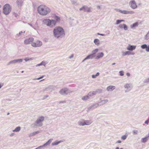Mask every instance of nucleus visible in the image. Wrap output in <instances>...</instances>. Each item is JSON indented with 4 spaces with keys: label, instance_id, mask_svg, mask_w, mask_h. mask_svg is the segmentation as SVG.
<instances>
[{
    "label": "nucleus",
    "instance_id": "28",
    "mask_svg": "<svg viewBox=\"0 0 149 149\" xmlns=\"http://www.w3.org/2000/svg\"><path fill=\"white\" fill-rule=\"evenodd\" d=\"M96 95V92H95L94 91H93L90 92L88 94V96L90 98L94 95Z\"/></svg>",
    "mask_w": 149,
    "mask_h": 149
},
{
    "label": "nucleus",
    "instance_id": "29",
    "mask_svg": "<svg viewBox=\"0 0 149 149\" xmlns=\"http://www.w3.org/2000/svg\"><path fill=\"white\" fill-rule=\"evenodd\" d=\"M94 43L97 46L100 45V40L98 39H95L94 40Z\"/></svg>",
    "mask_w": 149,
    "mask_h": 149
},
{
    "label": "nucleus",
    "instance_id": "41",
    "mask_svg": "<svg viewBox=\"0 0 149 149\" xmlns=\"http://www.w3.org/2000/svg\"><path fill=\"white\" fill-rule=\"evenodd\" d=\"M123 28L125 30H127L128 29V27L125 24H123Z\"/></svg>",
    "mask_w": 149,
    "mask_h": 149
},
{
    "label": "nucleus",
    "instance_id": "7",
    "mask_svg": "<svg viewBox=\"0 0 149 149\" xmlns=\"http://www.w3.org/2000/svg\"><path fill=\"white\" fill-rule=\"evenodd\" d=\"M42 126L39 123L37 119L35 122L31 125V127L33 128H36L38 127H41Z\"/></svg>",
    "mask_w": 149,
    "mask_h": 149
},
{
    "label": "nucleus",
    "instance_id": "6",
    "mask_svg": "<svg viewBox=\"0 0 149 149\" xmlns=\"http://www.w3.org/2000/svg\"><path fill=\"white\" fill-rule=\"evenodd\" d=\"M129 5L133 9H135L137 8L136 3L134 0L130 1L129 3Z\"/></svg>",
    "mask_w": 149,
    "mask_h": 149
},
{
    "label": "nucleus",
    "instance_id": "45",
    "mask_svg": "<svg viewBox=\"0 0 149 149\" xmlns=\"http://www.w3.org/2000/svg\"><path fill=\"white\" fill-rule=\"evenodd\" d=\"M93 107L92 105L89 107L87 109V111H89L93 109Z\"/></svg>",
    "mask_w": 149,
    "mask_h": 149
},
{
    "label": "nucleus",
    "instance_id": "48",
    "mask_svg": "<svg viewBox=\"0 0 149 149\" xmlns=\"http://www.w3.org/2000/svg\"><path fill=\"white\" fill-rule=\"evenodd\" d=\"M118 27L120 29H122V28H123V24H119V25Z\"/></svg>",
    "mask_w": 149,
    "mask_h": 149
},
{
    "label": "nucleus",
    "instance_id": "26",
    "mask_svg": "<svg viewBox=\"0 0 149 149\" xmlns=\"http://www.w3.org/2000/svg\"><path fill=\"white\" fill-rule=\"evenodd\" d=\"M62 142H63V141H62L61 140H60L59 141H55L54 142L52 143V144L53 146H56L57 145H58V144H59L60 143Z\"/></svg>",
    "mask_w": 149,
    "mask_h": 149
},
{
    "label": "nucleus",
    "instance_id": "17",
    "mask_svg": "<svg viewBox=\"0 0 149 149\" xmlns=\"http://www.w3.org/2000/svg\"><path fill=\"white\" fill-rule=\"evenodd\" d=\"M78 125L80 126H84V120L82 119L79 120L78 122Z\"/></svg>",
    "mask_w": 149,
    "mask_h": 149
},
{
    "label": "nucleus",
    "instance_id": "53",
    "mask_svg": "<svg viewBox=\"0 0 149 149\" xmlns=\"http://www.w3.org/2000/svg\"><path fill=\"white\" fill-rule=\"evenodd\" d=\"M15 135L14 133H12L10 135V136L11 137Z\"/></svg>",
    "mask_w": 149,
    "mask_h": 149
},
{
    "label": "nucleus",
    "instance_id": "25",
    "mask_svg": "<svg viewBox=\"0 0 149 149\" xmlns=\"http://www.w3.org/2000/svg\"><path fill=\"white\" fill-rule=\"evenodd\" d=\"M98 49H95L92 51V53L91 54L95 57L96 56L95 54L98 52Z\"/></svg>",
    "mask_w": 149,
    "mask_h": 149
},
{
    "label": "nucleus",
    "instance_id": "43",
    "mask_svg": "<svg viewBox=\"0 0 149 149\" xmlns=\"http://www.w3.org/2000/svg\"><path fill=\"white\" fill-rule=\"evenodd\" d=\"M45 65V64H44V63H43V61H42L40 63L37 65H36V66H40V65Z\"/></svg>",
    "mask_w": 149,
    "mask_h": 149
},
{
    "label": "nucleus",
    "instance_id": "42",
    "mask_svg": "<svg viewBox=\"0 0 149 149\" xmlns=\"http://www.w3.org/2000/svg\"><path fill=\"white\" fill-rule=\"evenodd\" d=\"M127 138V136L126 135H124L122 136L121 137V139L123 140H125Z\"/></svg>",
    "mask_w": 149,
    "mask_h": 149
},
{
    "label": "nucleus",
    "instance_id": "22",
    "mask_svg": "<svg viewBox=\"0 0 149 149\" xmlns=\"http://www.w3.org/2000/svg\"><path fill=\"white\" fill-rule=\"evenodd\" d=\"M40 132L39 131H37L36 132H33L32 133H31L29 135V136L30 137L32 136H34L36 134H39V133H40Z\"/></svg>",
    "mask_w": 149,
    "mask_h": 149
},
{
    "label": "nucleus",
    "instance_id": "44",
    "mask_svg": "<svg viewBox=\"0 0 149 149\" xmlns=\"http://www.w3.org/2000/svg\"><path fill=\"white\" fill-rule=\"evenodd\" d=\"M119 73L120 74V75L121 76H123L124 75V72L123 71H119Z\"/></svg>",
    "mask_w": 149,
    "mask_h": 149
},
{
    "label": "nucleus",
    "instance_id": "62",
    "mask_svg": "<svg viewBox=\"0 0 149 149\" xmlns=\"http://www.w3.org/2000/svg\"><path fill=\"white\" fill-rule=\"evenodd\" d=\"M97 9H100L101 8V7L100 6H97Z\"/></svg>",
    "mask_w": 149,
    "mask_h": 149
},
{
    "label": "nucleus",
    "instance_id": "14",
    "mask_svg": "<svg viewBox=\"0 0 149 149\" xmlns=\"http://www.w3.org/2000/svg\"><path fill=\"white\" fill-rule=\"evenodd\" d=\"M136 47V45H132L129 44L127 48V49L130 51H132L135 49Z\"/></svg>",
    "mask_w": 149,
    "mask_h": 149
},
{
    "label": "nucleus",
    "instance_id": "56",
    "mask_svg": "<svg viewBox=\"0 0 149 149\" xmlns=\"http://www.w3.org/2000/svg\"><path fill=\"white\" fill-rule=\"evenodd\" d=\"M34 59V58L33 57H32L30 58H29V61H31L33 60Z\"/></svg>",
    "mask_w": 149,
    "mask_h": 149
},
{
    "label": "nucleus",
    "instance_id": "5",
    "mask_svg": "<svg viewBox=\"0 0 149 149\" xmlns=\"http://www.w3.org/2000/svg\"><path fill=\"white\" fill-rule=\"evenodd\" d=\"M115 10L117 11L118 12L124 14H131L134 13L135 12L133 11H128L126 10H121L117 9H115Z\"/></svg>",
    "mask_w": 149,
    "mask_h": 149
},
{
    "label": "nucleus",
    "instance_id": "32",
    "mask_svg": "<svg viewBox=\"0 0 149 149\" xmlns=\"http://www.w3.org/2000/svg\"><path fill=\"white\" fill-rule=\"evenodd\" d=\"M90 97L88 96V95H87L86 96H84L83 97H82V99L83 100H86L89 99Z\"/></svg>",
    "mask_w": 149,
    "mask_h": 149
},
{
    "label": "nucleus",
    "instance_id": "46",
    "mask_svg": "<svg viewBox=\"0 0 149 149\" xmlns=\"http://www.w3.org/2000/svg\"><path fill=\"white\" fill-rule=\"evenodd\" d=\"M144 83H147L149 82V78L148 79H146L144 81Z\"/></svg>",
    "mask_w": 149,
    "mask_h": 149
},
{
    "label": "nucleus",
    "instance_id": "51",
    "mask_svg": "<svg viewBox=\"0 0 149 149\" xmlns=\"http://www.w3.org/2000/svg\"><path fill=\"white\" fill-rule=\"evenodd\" d=\"M121 142V141L120 140H118L117 141H116V143H120Z\"/></svg>",
    "mask_w": 149,
    "mask_h": 149
},
{
    "label": "nucleus",
    "instance_id": "16",
    "mask_svg": "<svg viewBox=\"0 0 149 149\" xmlns=\"http://www.w3.org/2000/svg\"><path fill=\"white\" fill-rule=\"evenodd\" d=\"M104 55V53L102 52L99 53L97 54V56H96L95 58L96 59H99L100 58L103 57Z\"/></svg>",
    "mask_w": 149,
    "mask_h": 149
},
{
    "label": "nucleus",
    "instance_id": "58",
    "mask_svg": "<svg viewBox=\"0 0 149 149\" xmlns=\"http://www.w3.org/2000/svg\"><path fill=\"white\" fill-rule=\"evenodd\" d=\"M126 75L128 76V77H129L130 76V74L129 73V72H127L126 73Z\"/></svg>",
    "mask_w": 149,
    "mask_h": 149
},
{
    "label": "nucleus",
    "instance_id": "34",
    "mask_svg": "<svg viewBox=\"0 0 149 149\" xmlns=\"http://www.w3.org/2000/svg\"><path fill=\"white\" fill-rule=\"evenodd\" d=\"M99 104H98V103H96L94 104H93L92 105V106L93 107V109H94L95 108H96L98 107L99 106Z\"/></svg>",
    "mask_w": 149,
    "mask_h": 149
},
{
    "label": "nucleus",
    "instance_id": "37",
    "mask_svg": "<svg viewBox=\"0 0 149 149\" xmlns=\"http://www.w3.org/2000/svg\"><path fill=\"white\" fill-rule=\"evenodd\" d=\"M102 91V89H97L96 91H94L95 92H96V94L97 93H100Z\"/></svg>",
    "mask_w": 149,
    "mask_h": 149
},
{
    "label": "nucleus",
    "instance_id": "54",
    "mask_svg": "<svg viewBox=\"0 0 149 149\" xmlns=\"http://www.w3.org/2000/svg\"><path fill=\"white\" fill-rule=\"evenodd\" d=\"M135 54V53L133 52H130V55H134Z\"/></svg>",
    "mask_w": 149,
    "mask_h": 149
},
{
    "label": "nucleus",
    "instance_id": "55",
    "mask_svg": "<svg viewBox=\"0 0 149 149\" xmlns=\"http://www.w3.org/2000/svg\"><path fill=\"white\" fill-rule=\"evenodd\" d=\"M96 76L95 75H92V78H95L96 77Z\"/></svg>",
    "mask_w": 149,
    "mask_h": 149
},
{
    "label": "nucleus",
    "instance_id": "60",
    "mask_svg": "<svg viewBox=\"0 0 149 149\" xmlns=\"http://www.w3.org/2000/svg\"><path fill=\"white\" fill-rule=\"evenodd\" d=\"M3 84L0 83V89L3 86Z\"/></svg>",
    "mask_w": 149,
    "mask_h": 149
},
{
    "label": "nucleus",
    "instance_id": "36",
    "mask_svg": "<svg viewBox=\"0 0 149 149\" xmlns=\"http://www.w3.org/2000/svg\"><path fill=\"white\" fill-rule=\"evenodd\" d=\"M15 63H20L22 62L23 61V59H15Z\"/></svg>",
    "mask_w": 149,
    "mask_h": 149
},
{
    "label": "nucleus",
    "instance_id": "35",
    "mask_svg": "<svg viewBox=\"0 0 149 149\" xmlns=\"http://www.w3.org/2000/svg\"><path fill=\"white\" fill-rule=\"evenodd\" d=\"M125 20H124L122 19V20H119L118 19L116 20V24H119L120 23L122 22H124Z\"/></svg>",
    "mask_w": 149,
    "mask_h": 149
},
{
    "label": "nucleus",
    "instance_id": "23",
    "mask_svg": "<svg viewBox=\"0 0 149 149\" xmlns=\"http://www.w3.org/2000/svg\"><path fill=\"white\" fill-rule=\"evenodd\" d=\"M92 123V122L90 120H84V126L86 125H90Z\"/></svg>",
    "mask_w": 149,
    "mask_h": 149
},
{
    "label": "nucleus",
    "instance_id": "47",
    "mask_svg": "<svg viewBox=\"0 0 149 149\" xmlns=\"http://www.w3.org/2000/svg\"><path fill=\"white\" fill-rule=\"evenodd\" d=\"M23 32L22 31H20L19 32V34H17L16 35V37H19V36Z\"/></svg>",
    "mask_w": 149,
    "mask_h": 149
},
{
    "label": "nucleus",
    "instance_id": "8",
    "mask_svg": "<svg viewBox=\"0 0 149 149\" xmlns=\"http://www.w3.org/2000/svg\"><path fill=\"white\" fill-rule=\"evenodd\" d=\"M42 45V42L39 40H37L35 42L32 43L31 45L32 47H39Z\"/></svg>",
    "mask_w": 149,
    "mask_h": 149
},
{
    "label": "nucleus",
    "instance_id": "24",
    "mask_svg": "<svg viewBox=\"0 0 149 149\" xmlns=\"http://www.w3.org/2000/svg\"><path fill=\"white\" fill-rule=\"evenodd\" d=\"M139 25V23L136 22L130 25V27L132 29H134V28L137 27Z\"/></svg>",
    "mask_w": 149,
    "mask_h": 149
},
{
    "label": "nucleus",
    "instance_id": "4",
    "mask_svg": "<svg viewBox=\"0 0 149 149\" xmlns=\"http://www.w3.org/2000/svg\"><path fill=\"white\" fill-rule=\"evenodd\" d=\"M11 10L10 6L8 4H6L3 6V13L6 15H8L10 12Z\"/></svg>",
    "mask_w": 149,
    "mask_h": 149
},
{
    "label": "nucleus",
    "instance_id": "38",
    "mask_svg": "<svg viewBox=\"0 0 149 149\" xmlns=\"http://www.w3.org/2000/svg\"><path fill=\"white\" fill-rule=\"evenodd\" d=\"M54 19L56 20V22H57L60 20V17H59L56 15H55V17H54Z\"/></svg>",
    "mask_w": 149,
    "mask_h": 149
},
{
    "label": "nucleus",
    "instance_id": "30",
    "mask_svg": "<svg viewBox=\"0 0 149 149\" xmlns=\"http://www.w3.org/2000/svg\"><path fill=\"white\" fill-rule=\"evenodd\" d=\"M21 130V127L19 126L16 127L14 130H13V132H19Z\"/></svg>",
    "mask_w": 149,
    "mask_h": 149
},
{
    "label": "nucleus",
    "instance_id": "1",
    "mask_svg": "<svg viewBox=\"0 0 149 149\" xmlns=\"http://www.w3.org/2000/svg\"><path fill=\"white\" fill-rule=\"evenodd\" d=\"M53 33L54 36L57 38H62L65 35L63 29L60 26L56 27L54 29Z\"/></svg>",
    "mask_w": 149,
    "mask_h": 149
},
{
    "label": "nucleus",
    "instance_id": "21",
    "mask_svg": "<svg viewBox=\"0 0 149 149\" xmlns=\"http://www.w3.org/2000/svg\"><path fill=\"white\" fill-rule=\"evenodd\" d=\"M23 2L22 0H17L16 1V3L18 7H21L22 5Z\"/></svg>",
    "mask_w": 149,
    "mask_h": 149
},
{
    "label": "nucleus",
    "instance_id": "19",
    "mask_svg": "<svg viewBox=\"0 0 149 149\" xmlns=\"http://www.w3.org/2000/svg\"><path fill=\"white\" fill-rule=\"evenodd\" d=\"M149 136H148L146 137L143 138L141 139V142L142 143H145L148 140Z\"/></svg>",
    "mask_w": 149,
    "mask_h": 149
},
{
    "label": "nucleus",
    "instance_id": "3",
    "mask_svg": "<svg viewBox=\"0 0 149 149\" xmlns=\"http://www.w3.org/2000/svg\"><path fill=\"white\" fill-rule=\"evenodd\" d=\"M43 23L50 28H53L56 25L57 22L53 19H45L43 20Z\"/></svg>",
    "mask_w": 149,
    "mask_h": 149
},
{
    "label": "nucleus",
    "instance_id": "10",
    "mask_svg": "<svg viewBox=\"0 0 149 149\" xmlns=\"http://www.w3.org/2000/svg\"><path fill=\"white\" fill-rule=\"evenodd\" d=\"M79 10L80 11L83 10L84 12L87 13H89L91 12L90 8L86 6H83L82 7L79 8Z\"/></svg>",
    "mask_w": 149,
    "mask_h": 149
},
{
    "label": "nucleus",
    "instance_id": "52",
    "mask_svg": "<svg viewBox=\"0 0 149 149\" xmlns=\"http://www.w3.org/2000/svg\"><path fill=\"white\" fill-rule=\"evenodd\" d=\"M24 60L26 61H29V58H24Z\"/></svg>",
    "mask_w": 149,
    "mask_h": 149
},
{
    "label": "nucleus",
    "instance_id": "49",
    "mask_svg": "<svg viewBox=\"0 0 149 149\" xmlns=\"http://www.w3.org/2000/svg\"><path fill=\"white\" fill-rule=\"evenodd\" d=\"M149 120L148 119H147L146 120L145 122V123L147 125H148V122H149Z\"/></svg>",
    "mask_w": 149,
    "mask_h": 149
},
{
    "label": "nucleus",
    "instance_id": "31",
    "mask_svg": "<svg viewBox=\"0 0 149 149\" xmlns=\"http://www.w3.org/2000/svg\"><path fill=\"white\" fill-rule=\"evenodd\" d=\"M130 51H127L125 52H122V56H125L127 55H130Z\"/></svg>",
    "mask_w": 149,
    "mask_h": 149
},
{
    "label": "nucleus",
    "instance_id": "15",
    "mask_svg": "<svg viewBox=\"0 0 149 149\" xmlns=\"http://www.w3.org/2000/svg\"><path fill=\"white\" fill-rule=\"evenodd\" d=\"M37 119L38 121L40 123L42 126L43 125V122L45 120V117L43 116H41L39 117Z\"/></svg>",
    "mask_w": 149,
    "mask_h": 149
},
{
    "label": "nucleus",
    "instance_id": "18",
    "mask_svg": "<svg viewBox=\"0 0 149 149\" xmlns=\"http://www.w3.org/2000/svg\"><path fill=\"white\" fill-rule=\"evenodd\" d=\"M115 86H110L107 87V90L108 91H112L115 89Z\"/></svg>",
    "mask_w": 149,
    "mask_h": 149
},
{
    "label": "nucleus",
    "instance_id": "33",
    "mask_svg": "<svg viewBox=\"0 0 149 149\" xmlns=\"http://www.w3.org/2000/svg\"><path fill=\"white\" fill-rule=\"evenodd\" d=\"M144 39L146 40L149 39V31L147 34L145 36Z\"/></svg>",
    "mask_w": 149,
    "mask_h": 149
},
{
    "label": "nucleus",
    "instance_id": "9",
    "mask_svg": "<svg viewBox=\"0 0 149 149\" xmlns=\"http://www.w3.org/2000/svg\"><path fill=\"white\" fill-rule=\"evenodd\" d=\"M69 92V89L67 88L62 89L59 91V93L62 95H67Z\"/></svg>",
    "mask_w": 149,
    "mask_h": 149
},
{
    "label": "nucleus",
    "instance_id": "57",
    "mask_svg": "<svg viewBox=\"0 0 149 149\" xmlns=\"http://www.w3.org/2000/svg\"><path fill=\"white\" fill-rule=\"evenodd\" d=\"M87 59H86V57L84 60H83L82 61V63H83L86 60H87Z\"/></svg>",
    "mask_w": 149,
    "mask_h": 149
},
{
    "label": "nucleus",
    "instance_id": "13",
    "mask_svg": "<svg viewBox=\"0 0 149 149\" xmlns=\"http://www.w3.org/2000/svg\"><path fill=\"white\" fill-rule=\"evenodd\" d=\"M141 47L143 49H146V52H149V45L144 44L141 45Z\"/></svg>",
    "mask_w": 149,
    "mask_h": 149
},
{
    "label": "nucleus",
    "instance_id": "64",
    "mask_svg": "<svg viewBox=\"0 0 149 149\" xmlns=\"http://www.w3.org/2000/svg\"><path fill=\"white\" fill-rule=\"evenodd\" d=\"M115 149H123V148H121L119 149L118 147H117Z\"/></svg>",
    "mask_w": 149,
    "mask_h": 149
},
{
    "label": "nucleus",
    "instance_id": "27",
    "mask_svg": "<svg viewBox=\"0 0 149 149\" xmlns=\"http://www.w3.org/2000/svg\"><path fill=\"white\" fill-rule=\"evenodd\" d=\"M86 57L87 60L92 59L94 58H95V56H94L91 54H89Z\"/></svg>",
    "mask_w": 149,
    "mask_h": 149
},
{
    "label": "nucleus",
    "instance_id": "61",
    "mask_svg": "<svg viewBox=\"0 0 149 149\" xmlns=\"http://www.w3.org/2000/svg\"><path fill=\"white\" fill-rule=\"evenodd\" d=\"M100 36H106V34H104L101 33Z\"/></svg>",
    "mask_w": 149,
    "mask_h": 149
},
{
    "label": "nucleus",
    "instance_id": "63",
    "mask_svg": "<svg viewBox=\"0 0 149 149\" xmlns=\"http://www.w3.org/2000/svg\"><path fill=\"white\" fill-rule=\"evenodd\" d=\"M99 74H100L98 72H97V73L95 75L96 76H97L99 75Z\"/></svg>",
    "mask_w": 149,
    "mask_h": 149
},
{
    "label": "nucleus",
    "instance_id": "40",
    "mask_svg": "<svg viewBox=\"0 0 149 149\" xmlns=\"http://www.w3.org/2000/svg\"><path fill=\"white\" fill-rule=\"evenodd\" d=\"M16 63L15 60H12L10 61L8 63V65H10L11 64H15Z\"/></svg>",
    "mask_w": 149,
    "mask_h": 149
},
{
    "label": "nucleus",
    "instance_id": "2",
    "mask_svg": "<svg viewBox=\"0 0 149 149\" xmlns=\"http://www.w3.org/2000/svg\"><path fill=\"white\" fill-rule=\"evenodd\" d=\"M37 11L40 15L45 16L49 13L51 10L49 8L45 5H41L38 7Z\"/></svg>",
    "mask_w": 149,
    "mask_h": 149
},
{
    "label": "nucleus",
    "instance_id": "39",
    "mask_svg": "<svg viewBox=\"0 0 149 149\" xmlns=\"http://www.w3.org/2000/svg\"><path fill=\"white\" fill-rule=\"evenodd\" d=\"M132 132L133 135H135L138 134V131L136 130H133Z\"/></svg>",
    "mask_w": 149,
    "mask_h": 149
},
{
    "label": "nucleus",
    "instance_id": "50",
    "mask_svg": "<svg viewBox=\"0 0 149 149\" xmlns=\"http://www.w3.org/2000/svg\"><path fill=\"white\" fill-rule=\"evenodd\" d=\"M58 103H65L66 102V101H58L57 102Z\"/></svg>",
    "mask_w": 149,
    "mask_h": 149
},
{
    "label": "nucleus",
    "instance_id": "59",
    "mask_svg": "<svg viewBox=\"0 0 149 149\" xmlns=\"http://www.w3.org/2000/svg\"><path fill=\"white\" fill-rule=\"evenodd\" d=\"M73 56V54L72 55L70 56V57H69V58H72Z\"/></svg>",
    "mask_w": 149,
    "mask_h": 149
},
{
    "label": "nucleus",
    "instance_id": "12",
    "mask_svg": "<svg viewBox=\"0 0 149 149\" xmlns=\"http://www.w3.org/2000/svg\"><path fill=\"white\" fill-rule=\"evenodd\" d=\"M34 39L33 38H30L28 39H25L24 41V43L25 45H28L33 43Z\"/></svg>",
    "mask_w": 149,
    "mask_h": 149
},
{
    "label": "nucleus",
    "instance_id": "20",
    "mask_svg": "<svg viewBox=\"0 0 149 149\" xmlns=\"http://www.w3.org/2000/svg\"><path fill=\"white\" fill-rule=\"evenodd\" d=\"M108 101V100L106 99L105 100H102L101 102L98 103L99 104V106H100L101 105H103V104H105L107 103Z\"/></svg>",
    "mask_w": 149,
    "mask_h": 149
},
{
    "label": "nucleus",
    "instance_id": "11",
    "mask_svg": "<svg viewBox=\"0 0 149 149\" xmlns=\"http://www.w3.org/2000/svg\"><path fill=\"white\" fill-rule=\"evenodd\" d=\"M124 87L125 88L127 89V90L125 91V92L126 93L130 91L132 88V85L131 84L127 83L124 85Z\"/></svg>",
    "mask_w": 149,
    "mask_h": 149
}]
</instances>
